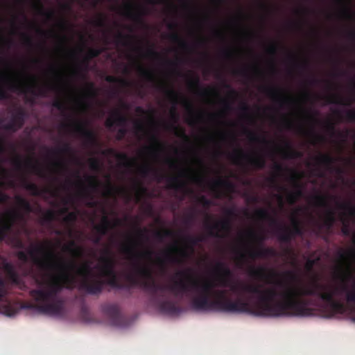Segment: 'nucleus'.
Returning <instances> with one entry per match:
<instances>
[{
  "instance_id": "obj_22",
  "label": "nucleus",
  "mask_w": 355,
  "mask_h": 355,
  "mask_svg": "<svg viewBox=\"0 0 355 355\" xmlns=\"http://www.w3.org/2000/svg\"><path fill=\"white\" fill-rule=\"evenodd\" d=\"M146 14V12L144 9H141L139 12H135L134 5L130 0L124 4V12L123 15L138 24H144L143 16Z\"/></svg>"
},
{
  "instance_id": "obj_61",
  "label": "nucleus",
  "mask_w": 355,
  "mask_h": 355,
  "mask_svg": "<svg viewBox=\"0 0 355 355\" xmlns=\"http://www.w3.org/2000/svg\"><path fill=\"white\" fill-rule=\"evenodd\" d=\"M94 26L97 27L104 28L106 26V17L102 15L94 21Z\"/></svg>"
},
{
  "instance_id": "obj_26",
  "label": "nucleus",
  "mask_w": 355,
  "mask_h": 355,
  "mask_svg": "<svg viewBox=\"0 0 355 355\" xmlns=\"http://www.w3.org/2000/svg\"><path fill=\"white\" fill-rule=\"evenodd\" d=\"M99 261L102 263L101 269L115 268L116 260L113 257L112 250L108 248L103 250V255L100 257Z\"/></svg>"
},
{
  "instance_id": "obj_63",
  "label": "nucleus",
  "mask_w": 355,
  "mask_h": 355,
  "mask_svg": "<svg viewBox=\"0 0 355 355\" xmlns=\"http://www.w3.org/2000/svg\"><path fill=\"white\" fill-rule=\"evenodd\" d=\"M342 221H343V227L341 229L342 234L346 236H350L351 230L349 228V223L344 219H343Z\"/></svg>"
},
{
  "instance_id": "obj_21",
  "label": "nucleus",
  "mask_w": 355,
  "mask_h": 355,
  "mask_svg": "<svg viewBox=\"0 0 355 355\" xmlns=\"http://www.w3.org/2000/svg\"><path fill=\"white\" fill-rule=\"evenodd\" d=\"M262 92L271 98L275 102L279 104L281 107L284 105H288L291 103L292 99L290 97H283L280 96L282 89L277 87H263Z\"/></svg>"
},
{
  "instance_id": "obj_40",
  "label": "nucleus",
  "mask_w": 355,
  "mask_h": 355,
  "mask_svg": "<svg viewBox=\"0 0 355 355\" xmlns=\"http://www.w3.org/2000/svg\"><path fill=\"white\" fill-rule=\"evenodd\" d=\"M219 187H225L228 189L233 188V184L227 180L219 178L210 183V189L215 191Z\"/></svg>"
},
{
  "instance_id": "obj_29",
  "label": "nucleus",
  "mask_w": 355,
  "mask_h": 355,
  "mask_svg": "<svg viewBox=\"0 0 355 355\" xmlns=\"http://www.w3.org/2000/svg\"><path fill=\"white\" fill-rule=\"evenodd\" d=\"M284 148H280V152L284 159H296L302 156V153L293 148L291 144L284 141Z\"/></svg>"
},
{
  "instance_id": "obj_6",
  "label": "nucleus",
  "mask_w": 355,
  "mask_h": 355,
  "mask_svg": "<svg viewBox=\"0 0 355 355\" xmlns=\"http://www.w3.org/2000/svg\"><path fill=\"white\" fill-rule=\"evenodd\" d=\"M28 256L31 261L42 270L58 268L64 272L63 275L67 273V269L64 265L68 261H63L55 254L50 241L32 245L27 252L19 251L17 253L18 259L24 263L28 262Z\"/></svg>"
},
{
  "instance_id": "obj_5",
  "label": "nucleus",
  "mask_w": 355,
  "mask_h": 355,
  "mask_svg": "<svg viewBox=\"0 0 355 355\" xmlns=\"http://www.w3.org/2000/svg\"><path fill=\"white\" fill-rule=\"evenodd\" d=\"M64 266L67 271L64 275V280L67 282L73 281L75 277L70 272H76L77 275L82 277L80 288L88 294H101L105 284L117 289L129 288L128 286L119 282L116 275L114 277H108L109 279L106 282L95 276L92 272L90 263H85L81 266H78L74 260H71L68 261L67 264H65Z\"/></svg>"
},
{
  "instance_id": "obj_50",
  "label": "nucleus",
  "mask_w": 355,
  "mask_h": 355,
  "mask_svg": "<svg viewBox=\"0 0 355 355\" xmlns=\"http://www.w3.org/2000/svg\"><path fill=\"white\" fill-rule=\"evenodd\" d=\"M291 180L294 182V191H292L293 194L297 198L298 200L300 198L302 197L304 195L302 187L301 184L297 181V178L295 175L291 177Z\"/></svg>"
},
{
  "instance_id": "obj_38",
  "label": "nucleus",
  "mask_w": 355,
  "mask_h": 355,
  "mask_svg": "<svg viewBox=\"0 0 355 355\" xmlns=\"http://www.w3.org/2000/svg\"><path fill=\"white\" fill-rule=\"evenodd\" d=\"M132 39L133 36L130 35H125L121 32H118L115 37V43L123 46H130L132 44L130 42V40Z\"/></svg>"
},
{
  "instance_id": "obj_41",
  "label": "nucleus",
  "mask_w": 355,
  "mask_h": 355,
  "mask_svg": "<svg viewBox=\"0 0 355 355\" xmlns=\"http://www.w3.org/2000/svg\"><path fill=\"white\" fill-rule=\"evenodd\" d=\"M35 8L37 10L38 13L44 16L47 19L51 20L55 17V11L53 10L46 11L41 1L38 0L37 3L35 5Z\"/></svg>"
},
{
  "instance_id": "obj_34",
  "label": "nucleus",
  "mask_w": 355,
  "mask_h": 355,
  "mask_svg": "<svg viewBox=\"0 0 355 355\" xmlns=\"http://www.w3.org/2000/svg\"><path fill=\"white\" fill-rule=\"evenodd\" d=\"M244 133L248 136V138L252 142L261 143L264 145H269L272 143L271 141L268 140L266 137L259 136L255 132L249 130L248 129L245 128L244 130Z\"/></svg>"
},
{
  "instance_id": "obj_62",
  "label": "nucleus",
  "mask_w": 355,
  "mask_h": 355,
  "mask_svg": "<svg viewBox=\"0 0 355 355\" xmlns=\"http://www.w3.org/2000/svg\"><path fill=\"white\" fill-rule=\"evenodd\" d=\"M338 254L340 259L346 260L349 258V256L355 255V251L353 250L348 252L341 250L338 252Z\"/></svg>"
},
{
  "instance_id": "obj_25",
  "label": "nucleus",
  "mask_w": 355,
  "mask_h": 355,
  "mask_svg": "<svg viewBox=\"0 0 355 355\" xmlns=\"http://www.w3.org/2000/svg\"><path fill=\"white\" fill-rule=\"evenodd\" d=\"M103 155H110L114 156L121 163V164L127 168L131 167L133 166L136 161L134 159H130L128 155L125 153H117L113 148H108L102 152Z\"/></svg>"
},
{
  "instance_id": "obj_64",
  "label": "nucleus",
  "mask_w": 355,
  "mask_h": 355,
  "mask_svg": "<svg viewBox=\"0 0 355 355\" xmlns=\"http://www.w3.org/2000/svg\"><path fill=\"white\" fill-rule=\"evenodd\" d=\"M146 55L147 57L153 58H155V59H161V58H162L161 55L158 52L155 51L153 49V48H152V47L148 48L147 49Z\"/></svg>"
},
{
  "instance_id": "obj_7",
  "label": "nucleus",
  "mask_w": 355,
  "mask_h": 355,
  "mask_svg": "<svg viewBox=\"0 0 355 355\" xmlns=\"http://www.w3.org/2000/svg\"><path fill=\"white\" fill-rule=\"evenodd\" d=\"M205 238L202 236H187L185 241L188 243L187 249L180 248L177 245H173L168 250L164 251V258L157 257L156 259L159 271L165 273L166 271V261L173 263H182L184 259L190 257V254L194 251L193 247L199 243L204 241Z\"/></svg>"
},
{
  "instance_id": "obj_42",
  "label": "nucleus",
  "mask_w": 355,
  "mask_h": 355,
  "mask_svg": "<svg viewBox=\"0 0 355 355\" xmlns=\"http://www.w3.org/2000/svg\"><path fill=\"white\" fill-rule=\"evenodd\" d=\"M113 116L115 117L116 125L118 126L125 127L128 118L123 114L119 110H114L113 111Z\"/></svg>"
},
{
  "instance_id": "obj_11",
  "label": "nucleus",
  "mask_w": 355,
  "mask_h": 355,
  "mask_svg": "<svg viewBox=\"0 0 355 355\" xmlns=\"http://www.w3.org/2000/svg\"><path fill=\"white\" fill-rule=\"evenodd\" d=\"M211 220V217L207 215L205 221V227L210 236L222 238L223 235L220 234V232L229 233L231 231L232 221L230 218L215 221L213 224L210 223Z\"/></svg>"
},
{
  "instance_id": "obj_2",
  "label": "nucleus",
  "mask_w": 355,
  "mask_h": 355,
  "mask_svg": "<svg viewBox=\"0 0 355 355\" xmlns=\"http://www.w3.org/2000/svg\"><path fill=\"white\" fill-rule=\"evenodd\" d=\"M277 284L284 288L279 294L284 302L275 305L266 304L263 309L265 314L310 316L313 310L309 306L314 304V300L310 297H316L326 303L330 307L332 315L344 311L343 304L336 300L337 297L343 294L345 295L347 302L355 304V287L349 290L346 284L337 286L330 283L313 282L309 284L286 285L278 282Z\"/></svg>"
},
{
  "instance_id": "obj_55",
  "label": "nucleus",
  "mask_w": 355,
  "mask_h": 355,
  "mask_svg": "<svg viewBox=\"0 0 355 355\" xmlns=\"http://www.w3.org/2000/svg\"><path fill=\"white\" fill-rule=\"evenodd\" d=\"M247 235L254 239L256 241H257L259 243L261 244L266 239V237L263 234H258L253 230H249L247 232Z\"/></svg>"
},
{
  "instance_id": "obj_54",
  "label": "nucleus",
  "mask_w": 355,
  "mask_h": 355,
  "mask_svg": "<svg viewBox=\"0 0 355 355\" xmlns=\"http://www.w3.org/2000/svg\"><path fill=\"white\" fill-rule=\"evenodd\" d=\"M265 271L266 269L263 266H259L257 268L250 266L249 268V274L254 277H261Z\"/></svg>"
},
{
  "instance_id": "obj_31",
  "label": "nucleus",
  "mask_w": 355,
  "mask_h": 355,
  "mask_svg": "<svg viewBox=\"0 0 355 355\" xmlns=\"http://www.w3.org/2000/svg\"><path fill=\"white\" fill-rule=\"evenodd\" d=\"M63 250L71 254L73 258H80L83 255V248L77 245L74 241H71L69 244L64 245Z\"/></svg>"
},
{
  "instance_id": "obj_28",
  "label": "nucleus",
  "mask_w": 355,
  "mask_h": 355,
  "mask_svg": "<svg viewBox=\"0 0 355 355\" xmlns=\"http://www.w3.org/2000/svg\"><path fill=\"white\" fill-rule=\"evenodd\" d=\"M22 187L31 192V195L34 196H40L43 193H49L50 191L48 189H40L37 184L33 182H30L26 179H24L21 182Z\"/></svg>"
},
{
  "instance_id": "obj_57",
  "label": "nucleus",
  "mask_w": 355,
  "mask_h": 355,
  "mask_svg": "<svg viewBox=\"0 0 355 355\" xmlns=\"http://www.w3.org/2000/svg\"><path fill=\"white\" fill-rule=\"evenodd\" d=\"M234 75L240 76L245 78L251 77L248 68H241V69H235L232 71Z\"/></svg>"
},
{
  "instance_id": "obj_4",
  "label": "nucleus",
  "mask_w": 355,
  "mask_h": 355,
  "mask_svg": "<svg viewBox=\"0 0 355 355\" xmlns=\"http://www.w3.org/2000/svg\"><path fill=\"white\" fill-rule=\"evenodd\" d=\"M63 284L58 277H52L44 284V286L30 291L31 297L37 304L26 302L21 306L26 309L37 310L43 314L58 316L62 314L64 300L58 296Z\"/></svg>"
},
{
  "instance_id": "obj_18",
  "label": "nucleus",
  "mask_w": 355,
  "mask_h": 355,
  "mask_svg": "<svg viewBox=\"0 0 355 355\" xmlns=\"http://www.w3.org/2000/svg\"><path fill=\"white\" fill-rule=\"evenodd\" d=\"M8 293L7 284L5 281L0 276V301H3V299L7 296ZM17 309L12 306L10 303H8L5 305L0 306V313L7 316H14L17 313Z\"/></svg>"
},
{
  "instance_id": "obj_15",
  "label": "nucleus",
  "mask_w": 355,
  "mask_h": 355,
  "mask_svg": "<svg viewBox=\"0 0 355 355\" xmlns=\"http://www.w3.org/2000/svg\"><path fill=\"white\" fill-rule=\"evenodd\" d=\"M8 88L15 92H20L26 94L30 92L34 96H44L46 94V89L40 87L37 91L33 88L30 85H27L25 83L17 80H12L8 82Z\"/></svg>"
},
{
  "instance_id": "obj_27",
  "label": "nucleus",
  "mask_w": 355,
  "mask_h": 355,
  "mask_svg": "<svg viewBox=\"0 0 355 355\" xmlns=\"http://www.w3.org/2000/svg\"><path fill=\"white\" fill-rule=\"evenodd\" d=\"M193 78L189 79L188 84L191 89H199L198 94L201 96H208L211 94H216L217 92L214 89L212 88H203L200 89V79L198 76H193Z\"/></svg>"
},
{
  "instance_id": "obj_37",
  "label": "nucleus",
  "mask_w": 355,
  "mask_h": 355,
  "mask_svg": "<svg viewBox=\"0 0 355 355\" xmlns=\"http://www.w3.org/2000/svg\"><path fill=\"white\" fill-rule=\"evenodd\" d=\"M169 40L174 43H177L179 44L180 47L185 51L191 50V46L184 40H183L178 33H171L169 35Z\"/></svg>"
},
{
  "instance_id": "obj_10",
  "label": "nucleus",
  "mask_w": 355,
  "mask_h": 355,
  "mask_svg": "<svg viewBox=\"0 0 355 355\" xmlns=\"http://www.w3.org/2000/svg\"><path fill=\"white\" fill-rule=\"evenodd\" d=\"M230 158L236 164L241 165L242 160H246L248 164L257 169H263L265 168L266 162L265 157L261 155L251 156L245 154L241 148L236 149Z\"/></svg>"
},
{
  "instance_id": "obj_45",
  "label": "nucleus",
  "mask_w": 355,
  "mask_h": 355,
  "mask_svg": "<svg viewBox=\"0 0 355 355\" xmlns=\"http://www.w3.org/2000/svg\"><path fill=\"white\" fill-rule=\"evenodd\" d=\"M327 104H338V105H350L351 101H346L343 98L337 95H331L327 97Z\"/></svg>"
},
{
  "instance_id": "obj_3",
  "label": "nucleus",
  "mask_w": 355,
  "mask_h": 355,
  "mask_svg": "<svg viewBox=\"0 0 355 355\" xmlns=\"http://www.w3.org/2000/svg\"><path fill=\"white\" fill-rule=\"evenodd\" d=\"M277 284L284 288L279 294L284 302L275 305L266 304L263 309L265 314L310 316L313 310L309 306L314 304V300L310 297H316L326 303L330 307L332 315L344 311L343 304L336 300L337 297L343 294L345 295L347 302L355 304V287L349 290L346 284L337 286L330 283L313 282L309 284L286 285L278 282Z\"/></svg>"
},
{
  "instance_id": "obj_46",
  "label": "nucleus",
  "mask_w": 355,
  "mask_h": 355,
  "mask_svg": "<svg viewBox=\"0 0 355 355\" xmlns=\"http://www.w3.org/2000/svg\"><path fill=\"white\" fill-rule=\"evenodd\" d=\"M87 182H88V187L92 191H96L100 188L101 183L98 180V178L94 175H87L85 177Z\"/></svg>"
},
{
  "instance_id": "obj_24",
  "label": "nucleus",
  "mask_w": 355,
  "mask_h": 355,
  "mask_svg": "<svg viewBox=\"0 0 355 355\" xmlns=\"http://www.w3.org/2000/svg\"><path fill=\"white\" fill-rule=\"evenodd\" d=\"M277 255V251L272 248H263L259 246L250 250L248 252V257L252 259L257 258L275 257Z\"/></svg>"
},
{
  "instance_id": "obj_51",
  "label": "nucleus",
  "mask_w": 355,
  "mask_h": 355,
  "mask_svg": "<svg viewBox=\"0 0 355 355\" xmlns=\"http://www.w3.org/2000/svg\"><path fill=\"white\" fill-rule=\"evenodd\" d=\"M150 140L153 143V145L148 148L149 149H151L155 152H159L163 149V144L156 134H152L150 135Z\"/></svg>"
},
{
  "instance_id": "obj_16",
  "label": "nucleus",
  "mask_w": 355,
  "mask_h": 355,
  "mask_svg": "<svg viewBox=\"0 0 355 355\" xmlns=\"http://www.w3.org/2000/svg\"><path fill=\"white\" fill-rule=\"evenodd\" d=\"M189 172V170L181 169L178 175L168 177L166 180L168 188L177 191H182L184 193L191 192V190L188 188L187 182L182 179L186 177Z\"/></svg>"
},
{
  "instance_id": "obj_1",
  "label": "nucleus",
  "mask_w": 355,
  "mask_h": 355,
  "mask_svg": "<svg viewBox=\"0 0 355 355\" xmlns=\"http://www.w3.org/2000/svg\"><path fill=\"white\" fill-rule=\"evenodd\" d=\"M214 269L219 275L220 286L223 287L230 286V290L239 296L242 293L257 295V300L254 306H251L248 301L241 297L232 300L227 295L226 290H213L215 285L211 282L205 281L200 285L190 275L191 268L176 272L177 277H184L189 280L191 283V287L182 279L174 280L172 284L168 285L157 284L154 280L152 269L149 266L138 263L133 264V272L128 274L126 279L131 285H139L149 292L152 297L156 300V304L160 311L168 315H177L181 312L182 309L177 303L171 300L157 299L158 293L169 291L175 296H182L192 288L199 293L198 295L193 297L191 300V306L196 311L248 313L265 317L282 316L263 313V309L266 304L275 305L284 302V298L279 294L282 293L284 288L277 284V282H280L279 280L273 283L275 286L264 289H261V286L259 285L243 282H239L230 286L228 284L229 279L232 276L230 268L224 262L217 261ZM281 282L289 285L284 281Z\"/></svg>"
},
{
  "instance_id": "obj_52",
  "label": "nucleus",
  "mask_w": 355,
  "mask_h": 355,
  "mask_svg": "<svg viewBox=\"0 0 355 355\" xmlns=\"http://www.w3.org/2000/svg\"><path fill=\"white\" fill-rule=\"evenodd\" d=\"M105 80L109 83H118L122 86H128L130 83L123 78H117L114 76L108 75L105 77Z\"/></svg>"
},
{
  "instance_id": "obj_13",
  "label": "nucleus",
  "mask_w": 355,
  "mask_h": 355,
  "mask_svg": "<svg viewBox=\"0 0 355 355\" xmlns=\"http://www.w3.org/2000/svg\"><path fill=\"white\" fill-rule=\"evenodd\" d=\"M158 88L165 92L166 96L170 98L173 104V106L171 110V116L173 120V123L166 124V128L177 131L178 130V127L175 123L178 121L179 115L177 112L176 105L178 103V98L180 97V94L173 88L167 87L163 84L159 85Z\"/></svg>"
},
{
  "instance_id": "obj_49",
  "label": "nucleus",
  "mask_w": 355,
  "mask_h": 355,
  "mask_svg": "<svg viewBox=\"0 0 355 355\" xmlns=\"http://www.w3.org/2000/svg\"><path fill=\"white\" fill-rule=\"evenodd\" d=\"M57 213L54 210L49 209L42 216V223H51L56 219Z\"/></svg>"
},
{
  "instance_id": "obj_9",
  "label": "nucleus",
  "mask_w": 355,
  "mask_h": 355,
  "mask_svg": "<svg viewBox=\"0 0 355 355\" xmlns=\"http://www.w3.org/2000/svg\"><path fill=\"white\" fill-rule=\"evenodd\" d=\"M87 122L75 121L71 124L62 123V128H68L69 127L73 128V132L77 135L81 137L85 144L90 146H96L98 145V140L95 132L87 128Z\"/></svg>"
},
{
  "instance_id": "obj_59",
  "label": "nucleus",
  "mask_w": 355,
  "mask_h": 355,
  "mask_svg": "<svg viewBox=\"0 0 355 355\" xmlns=\"http://www.w3.org/2000/svg\"><path fill=\"white\" fill-rule=\"evenodd\" d=\"M86 94L92 98L96 97L97 95L96 89L94 87V85L92 83H89L87 84L86 89Z\"/></svg>"
},
{
  "instance_id": "obj_48",
  "label": "nucleus",
  "mask_w": 355,
  "mask_h": 355,
  "mask_svg": "<svg viewBox=\"0 0 355 355\" xmlns=\"http://www.w3.org/2000/svg\"><path fill=\"white\" fill-rule=\"evenodd\" d=\"M105 188H106V190L105 191V196H111L116 191H119V192H123V193L126 192V190L124 188L119 189V188L114 187L110 181V178L109 175H107V182L105 185Z\"/></svg>"
},
{
  "instance_id": "obj_30",
  "label": "nucleus",
  "mask_w": 355,
  "mask_h": 355,
  "mask_svg": "<svg viewBox=\"0 0 355 355\" xmlns=\"http://www.w3.org/2000/svg\"><path fill=\"white\" fill-rule=\"evenodd\" d=\"M139 173L143 177H147L152 173L155 179L160 182L165 177L160 171L153 168L148 164H146L139 168Z\"/></svg>"
},
{
  "instance_id": "obj_23",
  "label": "nucleus",
  "mask_w": 355,
  "mask_h": 355,
  "mask_svg": "<svg viewBox=\"0 0 355 355\" xmlns=\"http://www.w3.org/2000/svg\"><path fill=\"white\" fill-rule=\"evenodd\" d=\"M121 252L123 254L127 255L130 259L136 257H144L146 259H150L151 257L154 254V251L148 248L142 252H139L132 244H123L121 248Z\"/></svg>"
},
{
  "instance_id": "obj_44",
  "label": "nucleus",
  "mask_w": 355,
  "mask_h": 355,
  "mask_svg": "<svg viewBox=\"0 0 355 355\" xmlns=\"http://www.w3.org/2000/svg\"><path fill=\"white\" fill-rule=\"evenodd\" d=\"M336 205L338 209L347 211L349 216H355V205L350 202H340L336 201Z\"/></svg>"
},
{
  "instance_id": "obj_8",
  "label": "nucleus",
  "mask_w": 355,
  "mask_h": 355,
  "mask_svg": "<svg viewBox=\"0 0 355 355\" xmlns=\"http://www.w3.org/2000/svg\"><path fill=\"white\" fill-rule=\"evenodd\" d=\"M255 215L259 220L268 221L270 225L276 227L275 233L278 240L282 243H290L294 239L295 236L290 231V227L280 223L266 209L260 208L257 209L255 211Z\"/></svg>"
},
{
  "instance_id": "obj_47",
  "label": "nucleus",
  "mask_w": 355,
  "mask_h": 355,
  "mask_svg": "<svg viewBox=\"0 0 355 355\" xmlns=\"http://www.w3.org/2000/svg\"><path fill=\"white\" fill-rule=\"evenodd\" d=\"M138 71L140 75L147 81L150 83L155 81V75L152 71L145 69L141 65H138Z\"/></svg>"
},
{
  "instance_id": "obj_20",
  "label": "nucleus",
  "mask_w": 355,
  "mask_h": 355,
  "mask_svg": "<svg viewBox=\"0 0 355 355\" xmlns=\"http://www.w3.org/2000/svg\"><path fill=\"white\" fill-rule=\"evenodd\" d=\"M315 162L318 165L323 166L327 169L334 171L341 178L345 173V170L340 167H334L336 159L329 154H322L315 157Z\"/></svg>"
},
{
  "instance_id": "obj_56",
  "label": "nucleus",
  "mask_w": 355,
  "mask_h": 355,
  "mask_svg": "<svg viewBox=\"0 0 355 355\" xmlns=\"http://www.w3.org/2000/svg\"><path fill=\"white\" fill-rule=\"evenodd\" d=\"M105 312L112 317H116L119 314L118 307L114 304H109L104 308Z\"/></svg>"
},
{
  "instance_id": "obj_19",
  "label": "nucleus",
  "mask_w": 355,
  "mask_h": 355,
  "mask_svg": "<svg viewBox=\"0 0 355 355\" xmlns=\"http://www.w3.org/2000/svg\"><path fill=\"white\" fill-rule=\"evenodd\" d=\"M23 215L17 210H10L6 212V219L1 220L0 223V231L8 234L11 231L14 223L17 220H22Z\"/></svg>"
},
{
  "instance_id": "obj_35",
  "label": "nucleus",
  "mask_w": 355,
  "mask_h": 355,
  "mask_svg": "<svg viewBox=\"0 0 355 355\" xmlns=\"http://www.w3.org/2000/svg\"><path fill=\"white\" fill-rule=\"evenodd\" d=\"M3 268L7 273L9 279L12 283L18 284L19 282V277L18 273L15 270L12 263L6 262L3 265Z\"/></svg>"
},
{
  "instance_id": "obj_32",
  "label": "nucleus",
  "mask_w": 355,
  "mask_h": 355,
  "mask_svg": "<svg viewBox=\"0 0 355 355\" xmlns=\"http://www.w3.org/2000/svg\"><path fill=\"white\" fill-rule=\"evenodd\" d=\"M182 105L184 106V107L189 112V115H190L189 118L187 120V123L190 126L195 125L198 122L197 119L199 118V116H196V114L194 113L193 104L190 101H189L187 99L183 98L182 99Z\"/></svg>"
},
{
  "instance_id": "obj_12",
  "label": "nucleus",
  "mask_w": 355,
  "mask_h": 355,
  "mask_svg": "<svg viewBox=\"0 0 355 355\" xmlns=\"http://www.w3.org/2000/svg\"><path fill=\"white\" fill-rule=\"evenodd\" d=\"M313 198L315 205L327 208L325 218L322 224H319V227L321 228L322 227H324L327 231H330L333 228L336 222L334 211L330 207L325 196L315 195Z\"/></svg>"
},
{
  "instance_id": "obj_17",
  "label": "nucleus",
  "mask_w": 355,
  "mask_h": 355,
  "mask_svg": "<svg viewBox=\"0 0 355 355\" xmlns=\"http://www.w3.org/2000/svg\"><path fill=\"white\" fill-rule=\"evenodd\" d=\"M27 116L28 114L26 110L22 107H18L16 112L12 114L9 123L5 125L3 128L6 130L15 132L24 126Z\"/></svg>"
},
{
  "instance_id": "obj_39",
  "label": "nucleus",
  "mask_w": 355,
  "mask_h": 355,
  "mask_svg": "<svg viewBox=\"0 0 355 355\" xmlns=\"http://www.w3.org/2000/svg\"><path fill=\"white\" fill-rule=\"evenodd\" d=\"M15 199L18 206L26 213L29 214L33 212V207L28 200L19 195L16 196Z\"/></svg>"
},
{
  "instance_id": "obj_33",
  "label": "nucleus",
  "mask_w": 355,
  "mask_h": 355,
  "mask_svg": "<svg viewBox=\"0 0 355 355\" xmlns=\"http://www.w3.org/2000/svg\"><path fill=\"white\" fill-rule=\"evenodd\" d=\"M25 166L39 177L42 178L46 177L43 167L38 162L34 163L31 159H27L25 162Z\"/></svg>"
},
{
  "instance_id": "obj_43",
  "label": "nucleus",
  "mask_w": 355,
  "mask_h": 355,
  "mask_svg": "<svg viewBox=\"0 0 355 355\" xmlns=\"http://www.w3.org/2000/svg\"><path fill=\"white\" fill-rule=\"evenodd\" d=\"M102 51L103 50L98 48L89 49L87 55L85 56L82 62L83 64H84L85 66H87L89 60L92 58L98 57L102 53Z\"/></svg>"
},
{
  "instance_id": "obj_36",
  "label": "nucleus",
  "mask_w": 355,
  "mask_h": 355,
  "mask_svg": "<svg viewBox=\"0 0 355 355\" xmlns=\"http://www.w3.org/2000/svg\"><path fill=\"white\" fill-rule=\"evenodd\" d=\"M291 227L290 231L295 236H302L304 234V230L301 225L300 220L297 218L296 214L293 215L291 218Z\"/></svg>"
},
{
  "instance_id": "obj_14",
  "label": "nucleus",
  "mask_w": 355,
  "mask_h": 355,
  "mask_svg": "<svg viewBox=\"0 0 355 355\" xmlns=\"http://www.w3.org/2000/svg\"><path fill=\"white\" fill-rule=\"evenodd\" d=\"M122 221L119 218H116L112 223L107 216H103L101 224L96 225L94 227V230L99 234L92 240L95 244H98L101 241V237L106 235L110 230L116 226L121 225Z\"/></svg>"
},
{
  "instance_id": "obj_60",
  "label": "nucleus",
  "mask_w": 355,
  "mask_h": 355,
  "mask_svg": "<svg viewBox=\"0 0 355 355\" xmlns=\"http://www.w3.org/2000/svg\"><path fill=\"white\" fill-rule=\"evenodd\" d=\"M77 220V214L74 211L67 213L64 218V221L66 223H74Z\"/></svg>"
},
{
  "instance_id": "obj_58",
  "label": "nucleus",
  "mask_w": 355,
  "mask_h": 355,
  "mask_svg": "<svg viewBox=\"0 0 355 355\" xmlns=\"http://www.w3.org/2000/svg\"><path fill=\"white\" fill-rule=\"evenodd\" d=\"M89 165L91 170L98 171L101 168V163L96 158H91L89 160Z\"/></svg>"
},
{
  "instance_id": "obj_53",
  "label": "nucleus",
  "mask_w": 355,
  "mask_h": 355,
  "mask_svg": "<svg viewBox=\"0 0 355 355\" xmlns=\"http://www.w3.org/2000/svg\"><path fill=\"white\" fill-rule=\"evenodd\" d=\"M155 237L159 241H163L165 237H172L174 233L171 230H164L163 231H157L155 232Z\"/></svg>"
}]
</instances>
